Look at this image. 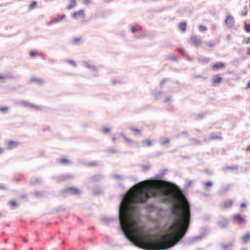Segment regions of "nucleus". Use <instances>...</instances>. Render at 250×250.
<instances>
[{
    "label": "nucleus",
    "mask_w": 250,
    "mask_h": 250,
    "mask_svg": "<svg viewBox=\"0 0 250 250\" xmlns=\"http://www.w3.org/2000/svg\"><path fill=\"white\" fill-rule=\"evenodd\" d=\"M167 80L166 78L163 79L160 83V86H162Z\"/></svg>",
    "instance_id": "obj_62"
},
{
    "label": "nucleus",
    "mask_w": 250,
    "mask_h": 250,
    "mask_svg": "<svg viewBox=\"0 0 250 250\" xmlns=\"http://www.w3.org/2000/svg\"><path fill=\"white\" fill-rule=\"evenodd\" d=\"M238 165H234V166H229L226 167H223L222 168V170L226 171L227 169H230L231 170H238Z\"/></svg>",
    "instance_id": "obj_28"
},
{
    "label": "nucleus",
    "mask_w": 250,
    "mask_h": 250,
    "mask_svg": "<svg viewBox=\"0 0 250 250\" xmlns=\"http://www.w3.org/2000/svg\"><path fill=\"white\" fill-rule=\"evenodd\" d=\"M170 142V140L169 139H167L165 141L161 143V145H165Z\"/></svg>",
    "instance_id": "obj_61"
},
{
    "label": "nucleus",
    "mask_w": 250,
    "mask_h": 250,
    "mask_svg": "<svg viewBox=\"0 0 250 250\" xmlns=\"http://www.w3.org/2000/svg\"><path fill=\"white\" fill-rule=\"evenodd\" d=\"M30 81L31 82H35L38 83L40 85H42L43 83V81L42 80L36 78L35 77L31 78L30 79Z\"/></svg>",
    "instance_id": "obj_33"
},
{
    "label": "nucleus",
    "mask_w": 250,
    "mask_h": 250,
    "mask_svg": "<svg viewBox=\"0 0 250 250\" xmlns=\"http://www.w3.org/2000/svg\"><path fill=\"white\" fill-rule=\"evenodd\" d=\"M241 239L243 243H247L250 242V233L248 232L246 234L242 235Z\"/></svg>",
    "instance_id": "obj_22"
},
{
    "label": "nucleus",
    "mask_w": 250,
    "mask_h": 250,
    "mask_svg": "<svg viewBox=\"0 0 250 250\" xmlns=\"http://www.w3.org/2000/svg\"><path fill=\"white\" fill-rule=\"evenodd\" d=\"M9 204L10 206L13 208H16L18 207V203L15 200H11L9 201Z\"/></svg>",
    "instance_id": "obj_41"
},
{
    "label": "nucleus",
    "mask_w": 250,
    "mask_h": 250,
    "mask_svg": "<svg viewBox=\"0 0 250 250\" xmlns=\"http://www.w3.org/2000/svg\"><path fill=\"white\" fill-rule=\"evenodd\" d=\"M107 152L111 154H113L117 153V150L114 148H110L107 149Z\"/></svg>",
    "instance_id": "obj_45"
},
{
    "label": "nucleus",
    "mask_w": 250,
    "mask_h": 250,
    "mask_svg": "<svg viewBox=\"0 0 250 250\" xmlns=\"http://www.w3.org/2000/svg\"><path fill=\"white\" fill-rule=\"evenodd\" d=\"M231 185L230 184L228 185L226 187L223 188L221 189L217 192L218 196H223L226 194L230 189Z\"/></svg>",
    "instance_id": "obj_11"
},
{
    "label": "nucleus",
    "mask_w": 250,
    "mask_h": 250,
    "mask_svg": "<svg viewBox=\"0 0 250 250\" xmlns=\"http://www.w3.org/2000/svg\"><path fill=\"white\" fill-rule=\"evenodd\" d=\"M198 60L200 62H208L209 61V58L202 56H200V57H198Z\"/></svg>",
    "instance_id": "obj_32"
},
{
    "label": "nucleus",
    "mask_w": 250,
    "mask_h": 250,
    "mask_svg": "<svg viewBox=\"0 0 250 250\" xmlns=\"http://www.w3.org/2000/svg\"><path fill=\"white\" fill-rule=\"evenodd\" d=\"M37 5V2L35 0L32 1L31 3L29 6V9L31 10L35 8Z\"/></svg>",
    "instance_id": "obj_40"
},
{
    "label": "nucleus",
    "mask_w": 250,
    "mask_h": 250,
    "mask_svg": "<svg viewBox=\"0 0 250 250\" xmlns=\"http://www.w3.org/2000/svg\"><path fill=\"white\" fill-rule=\"evenodd\" d=\"M192 183V180L188 181V182L186 184H185V185L184 186V188L185 189H187L188 187H190V186L191 185Z\"/></svg>",
    "instance_id": "obj_50"
},
{
    "label": "nucleus",
    "mask_w": 250,
    "mask_h": 250,
    "mask_svg": "<svg viewBox=\"0 0 250 250\" xmlns=\"http://www.w3.org/2000/svg\"><path fill=\"white\" fill-rule=\"evenodd\" d=\"M82 191L75 187H68L62 189L60 190V196L63 198H66L68 195L80 196L82 195Z\"/></svg>",
    "instance_id": "obj_3"
},
{
    "label": "nucleus",
    "mask_w": 250,
    "mask_h": 250,
    "mask_svg": "<svg viewBox=\"0 0 250 250\" xmlns=\"http://www.w3.org/2000/svg\"><path fill=\"white\" fill-rule=\"evenodd\" d=\"M181 219L183 224L188 225L189 223L190 219V205L189 203H187L186 208L182 210Z\"/></svg>",
    "instance_id": "obj_4"
},
{
    "label": "nucleus",
    "mask_w": 250,
    "mask_h": 250,
    "mask_svg": "<svg viewBox=\"0 0 250 250\" xmlns=\"http://www.w3.org/2000/svg\"><path fill=\"white\" fill-rule=\"evenodd\" d=\"M209 139L211 140H214V139H218L220 140H223V138L222 136H221L220 135H216L214 133H211L210 134Z\"/></svg>",
    "instance_id": "obj_30"
},
{
    "label": "nucleus",
    "mask_w": 250,
    "mask_h": 250,
    "mask_svg": "<svg viewBox=\"0 0 250 250\" xmlns=\"http://www.w3.org/2000/svg\"><path fill=\"white\" fill-rule=\"evenodd\" d=\"M42 180L39 178H32L29 182V184L31 186H37L41 183Z\"/></svg>",
    "instance_id": "obj_21"
},
{
    "label": "nucleus",
    "mask_w": 250,
    "mask_h": 250,
    "mask_svg": "<svg viewBox=\"0 0 250 250\" xmlns=\"http://www.w3.org/2000/svg\"><path fill=\"white\" fill-rule=\"evenodd\" d=\"M222 80V78L220 74H216L213 76L212 79V84L216 86V85L219 84Z\"/></svg>",
    "instance_id": "obj_12"
},
{
    "label": "nucleus",
    "mask_w": 250,
    "mask_h": 250,
    "mask_svg": "<svg viewBox=\"0 0 250 250\" xmlns=\"http://www.w3.org/2000/svg\"><path fill=\"white\" fill-rule=\"evenodd\" d=\"M20 143L15 141H9L7 143V149H12L17 147Z\"/></svg>",
    "instance_id": "obj_13"
},
{
    "label": "nucleus",
    "mask_w": 250,
    "mask_h": 250,
    "mask_svg": "<svg viewBox=\"0 0 250 250\" xmlns=\"http://www.w3.org/2000/svg\"><path fill=\"white\" fill-rule=\"evenodd\" d=\"M117 220V218L104 217L101 219V221L104 222L106 225H108V222H113Z\"/></svg>",
    "instance_id": "obj_26"
},
{
    "label": "nucleus",
    "mask_w": 250,
    "mask_h": 250,
    "mask_svg": "<svg viewBox=\"0 0 250 250\" xmlns=\"http://www.w3.org/2000/svg\"><path fill=\"white\" fill-rule=\"evenodd\" d=\"M179 206L177 204H175L173 207L170 208V211L173 215H179Z\"/></svg>",
    "instance_id": "obj_24"
},
{
    "label": "nucleus",
    "mask_w": 250,
    "mask_h": 250,
    "mask_svg": "<svg viewBox=\"0 0 250 250\" xmlns=\"http://www.w3.org/2000/svg\"><path fill=\"white\" fill-rule=\"evenodd\" d=\"M229 223V220L225 217H222L221 220H219L217 222L218 226L221 229L227 228V226Z\"/></svg>",
    "instance_id": "obj_7"
},
{
    "label": "nucleus",
    "mask_w": 250,
    "mask_h": 250,
    "mask_svg": "<svg viewBox=\"0 0 250 250\" xmlns=\"http://www.w3.org/2000/svg\"><path fill=\"white\" fill-rule=\"evenodd\" d=\"M225 67V64L223 62H217L213 64L211 68L213 70H218Z\"/></svg>",
    "instance_id": "obj_17"
},
{
    "label": "nucleus",
    "mask_w": 250,
    "mask_h": 250,
    "mask_svg": "<svg viewBox=\"0 0 250 250\" xmlns=\"http://www.w3.org/2000/svg\"><path fill=\"white\" fill-rule=\"evenodd\" d=\"M60 163L62 164H69L71 163V162L68 158L62 157L60 159Z\"/></svg>",
    "instance_id": "obj_34"
},
{
    "label": "nucleus",
    "mask_w": 250,
    "mask_h": 250,
    "mask_svg": "<svg viewBox=\"0 0 250 250\" xmlns=\"http://www.w3.org/2000/svg\"><path fill=\"white\" fill-rule=\"evenodd\" d=\"M124 139L128 145H130L132 143L133 141L127 137H124Z\"/></svg>",
    "instance_id": "obj_53"
},
{
    "label": "nucleus",
    "mask_w": 250,
    "mask_h": 250,
    "mask_svg": "<svg viewBox=\"0 0 250 250\" xmlns=\"http://www.w3.org/2000/svg\"><path fill=\"white\" fill-rule=\"evenodd\" d=\"M190 40L193 42L194 45L197 47L201 43V40L199 39L197 36H192L190 37Z\"/></svg>",
    "instance_id": "obj_16"
},
{
    "label": "nucleus",
    "mask_w": 250,
    "mask_h": 250,
    "mask_svg": "<svg viewBox=\"0 0 250 250\" xmlns=\"http://www.w3.org/2000/svg\"><path fill=\"white\" fill-rule=\"evenodd\" d=\"M30 107L31 108L35 109V110H41V108L40 106L34 104H33L30 105Z\"/></svg>",
    "instance_id": "obj_47"
},
{
    "label": "nucleus",
    "mask_w": 250,
    "mask_h": 250,
    "mask_svg": "<svg viewBox=\"0 0 250 250\" xmlns=\"http://www.w3.org/2000/svg\"><path fill=\"white\" fill-rule=\"evenodd\" d=\"M78 15H82L83 16V18L85 17V14L84 11L83 9H81L80 10H79L78 11L74 12L72 14V18L73 19H76L77 18Z\"/></svg>",
    "instance_id": "obj_19"
},
{
    "label": "nucleus",
    "mask_w": 250,
    "mask_h": 250,
    "mask_svg": "<svg viewBox=\"0 0 250 250\" xmlns=\"http://www.w3.org/2000/svg\"><path fill=\"white\" fill-rule=\"evenodd\" d=\"M19 103L20 104H21L25 106H29V107H30V105H31L32 104L31 103H28L27 101H22L21 102H20Z\"/></svg>",
    "instance_id": "obj_44"
},
{
    "label": "nucleus",
    "mask_w": 250,
    "mask_h": 250,
    "mask_svg": "<svg viewBox=\"0 0 250 250\" xmlns=\"http://www.w3.org/2000/svg\"><path fill=\"white\" fill-rule=\"evenodd\" d=\"M156 195L154 194L153 197H155ZM152 196L148 193H146L144 195V197L140 200V203L142 204H145Z\"/></svg>",
    "instance_id": "obj_14"
},
{
    "label": "nucleus",
    "mask_w": 250,
    "mask_h": 250,
    "mask_svg": "<svg viewBox=\"0 0 250 250\" xmlns=\"http://www.w3.org/2000/svg\"><path fill=\"white\" fill-rule=\"evenodd\" d=\"M163 177V176L162 175V174L160 173H158L155 176V178L157 179H161L162 177Z\"/></svg>",
    "instance_id": "obj_59"
},
{
    "label": "nucleus",
    "mask_w": 250,
    "mask_h": 250,
    "mask_svg": "<svg viewBox=\"0 0 250 250\" xmlns=\"http://www.w3.org/2000/svg\"><path fill=\"white\" fill-rule=\"evenodd\" d=\"M233 221L238 224H242L245 222V219L240 214H236L233 216Z\"/></svg>",
    "instance_id": "obj_9"
},
{
    "label": "nucleus",
    "mask_w": 250,
    "mask_h": 250,
    "mask_svg": "<svg viewBox=\"0 0 250 250\" xmlns=\"http://www.w3.org/2000/svg\"><path fill=\"white\" fill-rule=\"evenodd\" d=\"M34 195L36 197H42L43 196V193L41 191H37L34 192Z\"/></svg>",
    "instance_id": "obj_51"
},
{
    "label": "nucleus",
    "mask_w": 250,
    "mask_h": 250,
    "mask_svg": "<svg viewBox=\"0 0 250 250\" xmlns=\"http://www.w3.org/2000/svg\"><path fill=\"white\" fill-rule=\"evenodd\" d=\"M187 24L186 21H182L179 23V28L182 32H185L187 29Z\"/></svg>",
    "instance_id": "obj_25"
},
{
    "label": "nucleus",
    "mask_w": 250,
    "mask_h": 250,
    "mask_svg": "<svg viewBox=\"0 0 250 250\" xmlns=\"http://www.w3.org/2000/svg\"><path fill=\"white\" fill-rule=\"evenodd\" d=\"M65 210V207L64 206H60L58 207L57 208L54 209L55 212H59L61 211H63Z\"/></svg>",
    "instance_id": "obj_36"
},
{
    "label": "nucleus",
    "mask_w": 250,
    "mask_h": 250,
    "mask_svg": "<svg viewBox=\"0 0 250 250\" xmlns=\"http://www.w3.org/2000/svg\"><path fill=\"white\" fill-rule=\"evenodd\" d=\"M104 176L101 174H98L89 177L90 180L93 182H97L100 181L101 179L104 178Z\"/></svg>",
    "instance_id": "obj_15"
},
{
    "label": "nucleus",
    "mask_w": 250,
    "mask_h": 250,
    "mask_svg": "<svg viewBox=\"0 0 250 250\" xmlns=\"http://www.w3.org/2000/svg\"><path fill=\"white\" fill-rule=\"evenodd\" d=\"M65 17V14L62 15H58L57 18H53L51 20L50 23H58L61 21Z\"/></svg>",
    "instance_id": "obj_18"
},
{
    "label": "nucleus",
    "mask_w": 250,
    "mask_h": 250,
    "mask_svg": "<svg viewBox=\"0 0 250 250\" xmlns=\"http://www.w3.org/2000/svg\"><path fill=\"white\" fill-rule=\"evenodd\" d=\"M151 167L150 165H144L142 166V170L144 171H146L148 170Z\"/></svg>",
    "instance_id": "obj_46"
},
{
    "label": "nucleus",
    "mask_w": 250,
    "mask_h": 250,
    "mask_svg": "<svg viewBox=\"0 0 250 250\" xmlns=\"http://www.w3.org/2000/svg\"><path fill=\"white\" fill-rule=\"evenodd\" d=\"M102 192V190L100 188H97L93 190L92 194L93 196H97L99 195Z\"/></svg>",
    "instance_id": "obj_35"
},
{
    "label": "nucleus",
    "mask_w": 250,
    "mask_h": 250,
    "mask_svg": "<svg viewBox=\"0 0 250 250\" xmlns=\"http://www.w3.org/2000/svg\"><path fill=\"white\" fill-rule=\"evenodd\" d=\"M99 165V163L97 161H93L89 163H87V166L94 167L98 166Z\"/></svg>",
    "instance_id": "obj_37"
},
{
    "label": "nucleus",
    "mask_w": 250,
    "mask_h": 250,
    "mask_svg": "<svg viewBox=\"0 0 250 250\" xmlns=\"http://www.w3.org/2000/svg\"><path fill=\"white\" fill-rule=\"evenodd\" d=\"M221 246L224 250H226L229 247L228 245L225 244H221Z\"/></svg>",
    "instance_id": "obj_60"
},
{
    "label": "nucleus",
    "mask_w": 250,
    "mask_h": 250,
    "mask_svg": "<svg viewBox=\"0 0 250 250\" xmlns=\"http://www.w3.org/2000/svg\"><path fill=\"white\" fill-rule=\"evenodd\" d=\"M185 234L171 231L169 234L165 236V240L154 244L156 250H165L170 248L177 244L183 237Z\"/></svg>",
    "instance_id": "obj_1"
},
{
    "label": "nucleus",
    "mask_w": 250,
    "mask_h": 250,
    "mask_svg": "<svg viewBox=\"0 0 250 250\" xmlns=\"http://www.w3.org/2000/svg\"><path fill=\"white\" fill-rule=\"evenodd\" d=\"M130 129L133 132L138 133L139 134V135H141V131L139 129L137 128H130Z\"/></svg>",
    "instance_id": "obj_52"
},
{
    "label": "nucleus",
    "mask_w": 250,
    "mask_h": 250,
    "mask_svg": "<svg viewBox=\"0 0 250 250\" xmlns=\"http://www.w3.org/2000/svg\"><path fill=\"white\" fill-rule=\"evenodd\" d=\"M205 173L207 174L211 175V174H212L213 173V171H210L209 169H207L205 170Z\"/></svg>",
    "instance_id": "obj_63"
},
{
    "label": "nucleus",
    "mask_w": 250,
    "mask_h": 250,
    "mask_svg": "<svg viewBox=\"0 0 250 250\" xmlns=\"http://www.w3.org/2000/svg\"><path fill=\"white\" fill-rule=\"evenodd\" d=\"M127 204L125 202L121 201L119 206L118 218L119 220V229L123 232L125 237L129 239L128 235L124 232V226L125 225L128 220L126 211Z\"/></svg>",
    "instance_id": "obj_2"
},
{
    "label": "nucleus",
    "mask_w": 250,
    "mask_h": 250,
    "mask_svg": "<svg viewBox=\"0 0 250 250\" xmlns=\"http://www.w3.org/2000/svg\"><path fill=\"white\" fill-rule=\"evenodd\" d=\"M82 40V37H74L71 40V43L73 45H78L81 43Z\"/></svg>",
    "instance_id": "obj_23"
},
{
    "label": "nucleus",
    "mask_w": 250,
    "mask_h": 250,
    "mask_svg": "<svg viewBox=\"0 0 250 250\" xmlns=\"http://www.w3.org/2000/svg\"><path fill=\"white\" fill-rule=\"evenodd\" d=\"M240 207L241 208H245L247 207V204L244 202H243V203H241V204L240 205Z\"/></svg>",
    "instance_id": "obj_64"
},
{
    "label": "nucleus",
    "mask_w": 250,
    "mask_h": 250,
    "mask_svg": "<svg viewBox=\"0 0 250 250\" xmlns=\"http://www.w3.org/2000/svg\"><path fill=\"white\" fill-rule=\"evenodd\" d=\"M204 185L206 187H211L213 185V183L211 181H208L204 183Z\"/></svg>",
    "instance_id": "obj_49"
},
{
    "label": "nucleus",
    "mask_w": 250,
    "mask_h": 250,
    "mask_svg": "<svg viewBox=\"0 0 250 250\" xmlns=\"http://www.w3.org/2000/svg\"><path fill=\"white\" fill-rule=\"evenodd\" d=\"M145 209L147 212H151L156 209V206L153 203L149 204L145 206Z\"/></svg>",
    "instance_id": "obj_20"
},
{
    "label": "nucleus",
    "mask_w": 250,
    "mask_h": 250,
    "mask_svg": "<svg viewBox=\"0 0 250 250\" xmlns=\"http://www.w3.org/2000/svg\"><path fill=\"white\" fill-rule=\"evenodd\" d=\"M9 109V108L8 107H6V106H4V107H0V111L2 112H5L6 111H8Z\"/></svg>",
    "instance_id": "obj_55"
},
{
    "label": "nucleus",
    "mask_w": 250,
    "mask_h": 250,
    "mask_svg": "<svg viewBox=\"0 0 250 250\" xmlns=\"http://www.w3.org/2000/svg\"><path fill=\"white\" fill-rule=\"evenodd\" d=\"M37 52L36 51H31L29 52V55L31 56V57H35L36 55H37Z\"/></svg>",
    "instance_id": "obj_58"
},
{
    "label": "nucleus",
    "mask_w": 250,
    "mask_h": 250,
    "mask_svg": "<svg viewBox=\"0 0 250 250\" xmlns=\"http://www.w3.org/2000/svg\"><path fill=\"white\" fill-rule=\"evenodd\" d=\"M233 205L232 200L226 201L224 203L223 208H230Z\"/></svg>",
    "instance_id": "obj_27"
},
{
    "label": "nucleus",
    "mask_w": 250,
    "mask_h": 250,
    "mask_svg": "<svg viewBox=\"0 0 250 250\" xmlns=\"http://www.w3.org/2000/svg\"><path fill=\"white\" fill-rule=\"evenodd\" d=\"M208 229L207 228L202 227L201 229V234L200 235L190 238L188 239V243L189 244H192L197 241L202 239L207 235Z\"/></svg>",
    "instance_id": "obj_5"
},
{
    "label": "nucleus",
    "mask_w": 250,
    "mask_h": 250,
    "mask_svg": "<svg viewBox=\"0 0 250 250\" xmlns=\"http://www.w3.org/2000/svg\"><path fill=\"white\" fill-rule=\"evenodd\" d=\"M111 130V128L109 127H104L103 130L104 134H106Z\"/></svg>",
    "instance_id": "obj_56"
},
{
    "label": "nucleus",
    "mask_w": 250,
    "mask_h": 250,
    "mask_svg": "<svg viewBox=\"0 0 250 250\" xmlns=\"http://www.w3.org/2000/svg\"><path fill=\"white\" fill-rule=\"evenodd\" d=\"M75 176L71 173H67L58 176L56 177L57 182H61L68 179H74Z\"/></svg>",
    "instance_id": "obj_6"
},
{
    "label": "nucleus",
    "mask_w": 250,
    "mask_h": 250,
    "mask_svg": "<svg viewBox=\"0 0 250 250\" xmlns=\"http://www.w3.org/2000/svg\"><path fill=\"white\" fill-rule=\"evenodd\" d=\"M224 21L228 28H231L233 27L234 23L233 17L231 15L228 16L225 20Z\"/></svg>",
    "instance_id": "obj_8"
},
{
    "label": "nucleus",
    "mask_w": 250,
    "mask_h": 250,
    "mask_svg": "<svg viewBox=\"0 0 250 250\" xmlns=\"http://www.w3.org/2000/svg\"><path fill=\"white\" fill-rule=\"evenodd\" d=\"M198 29L200 32H203L207 30V27L203 25H200L198 27Z\"/></svg>",
    "instance_id": "obj_42"
},
{
    "label": "nucleus",
    "mask_w": 250,
    "mask_h": 250,
    "mask_svg": "<svg viewBox=\"0 0 250 250\" xmlns=\"http://www.w3.org/2000/svg\"><path fill=\"white\" fill-rule=\"evenodd\" d=\"M143 143L148 146H151L153 145L152 141L149 140H144Z\"/></svg>",
    "instance_id": "obj_43"
},
{
    "label": "nucleus",
    "mask_w": 250,
    "mask_h": 250,
    "mask_svg": "<svg viewBox=\"0 0 250 250\" xmlns=\"http://www.w3.org/2000/svg\"><path fill=\"white\" fill-rule=\"evenodd\" d=\"M191 140H193L197 145H201L202 144L201 141L198 139L191 138Z\"/></svg>",
    "instance_id": "obj_54"
},
{
    "label": "nucleus",
    "mask_w": 250,
    "mask_h": 250,
    "mask_svg": "<svg viewBox=\"0 0 250 250\" xmlns=\"http://www.w3.org/2000/svg\"><path fill=\"white\" fill-rule=\"evenodd\" d=\"M142 29V27L140 26L139 25H136V27L134 26H132L131 28V31L132 33H135L137 31L141 30Z\"/></svg>",
    "instance_id": "obj_29"
},
{
    "label": "nucleus",
    "mask_w": 250,
    "mask_h": 250,
    "mask_svg": "<svg viewBox=\"0 0 250 250\" xmlns=\"http://www.w3.org/2000/svg\"><path fill=\"white\" fill-rule=\"evenodd\" d=\"M208 112H206L205 113H199L198 114H197L196 116H197V118L199 120H200V119H203L205 116L208 113Z\"/></svg>",
    "instance_id": "obj_38"
},
{
    "label": "nucleus",
    "mask_w": 250,
    "mask_h": 250,
    "mask_svg": "<svg viewBox=\"0 0 250 250\" xmlns=\"http://www.w3.org/2000/svg\"><path fill=\"white\" fill-rule=\"evenodd\" d=\"M67 62L69 63L72 64L73 66H74V67H76L77 66V64H76V62L74 61L71 60H69Z\"/></svg>",
    "instance_id": "obj_57"
},
{
    "label": "nucleus",
    "mask_w": 250,
    "mask_h": 250,
    "mask_svg": "<svg viewBox=\"0 0 250 250\" xmlns=\"http://www.w3.org/2000/svg\"><path fill=\"white\" fill-rule=\"evenodd\" d=\"M244 29L247 33H250V23L247 24L246 21H244Z\"/></svg>",
    "instance_id": "obj_39"
},
{
    "label": "nucleus",
    "mask_w": 250,
    "mask_h": 250,
    "mask_svg": "<svg viewBox=\"0 0 250 250\" xmlns=\"http://www.w3.org/2000/svg\"><path fill=\"white\" fill-rule=\"evenodd\" d=\"M250 43V37L245 38L242 41V43L248 44Z\"/></svg>",
    "instance_id": "obj_48"
},
{
    "label": "nucleus",
    "mask_w": 250,
    "mask_h": 250,
    "mask_svg": "<svg viewBox=\"0 0 250 250\" xmlns=\"http://www.w3.org/2000/svg\"><path fill=\"white\" fill-rule=\"evenodd\" d=\"M70 0L71 2V3L67 6L66 9L67 10L72 9V8H74L77 5V2H76V0Z\"/></svg>",
    "instance_id": "obj_31"
},
{
    "label": "nucleus",
    "mask_w": 250,
    "mask_h": 250,
    "mask_svg": "<svg viewBox=\"0 0 250 250\" xmlns=\"http://www.w3.org/2000/svg\"><path fill=\"white\" fill-rule=\"evenodd\" d=\"M83 65L84 67L90 69L92 72H98L97 67L94 65L91 64L86 61L83 62Z\"/></svg>",
    "instance_id": "obj_10"
}]
</instances>
